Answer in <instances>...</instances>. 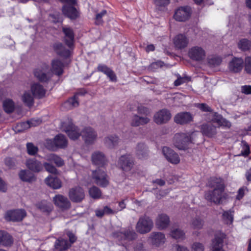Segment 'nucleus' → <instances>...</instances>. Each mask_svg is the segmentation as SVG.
Returning a JSON list of instances; mask_svg holds the SVG:
<instances>
[{
  "label": "nucleus",
  "mask_w": 251,
  "mask_h": 251,
  "mask_svg": "<svg viewBox=\"0 0 251 251\" xmlns=\"http://www.w3.org/2000/svg\"><path fill=\"white\" fill-rule=\"evenodd\" d=\"M210 187L213 188V191L205 192L204 197L206 200L215 204H220L223 199L226 198V193L224 192L225 186L221 180L217 178L211 179L209 184Z\"/></svg>",
  "instance_id": "1"
},
{
  "label": "nucleus",
  "mask_w": 251,
  "mask_h": 251,
  "mask_svg": "<svg viewBox=\"0 0 251 251\" xmlns=\"http://www.w3.org/2000/svg\"><path fill=\"white\" fill-rule=\"evenodd\" d=\"M191 142V136L188 133H176L173 139L174 145L180 150L187 149Z\"/></svg>",
  "instance_id": "2"
},
{
  "label": "nucleus",
  "mask_w": 251,
  "mask_h": 251,
  "mask_svg": "<svg viewBox=\"0 0 251 251\" xmlns=\"http://www.w3.org/2000/svg\"><path fill=\"white\" fill-rule=\"evenodd\" d=\"M153 227V222L149 217H141L136 226V229L140 234H146L150 232Z\"/></svg>",
  "instance_id": "3"
},
{
  "label": "nucleus",
  "mask_w": 251,
  "mask_h": 251,
  "mask_svg": "<svg viewBox=\"0 0 251 251\" xmlns=\"http://www.w3.org/2000/svg\"><path fill=\"white\" fill-rule=\"evenodd\" d=\"M61 129L65 131L72 140H76L81 135V132H79L77 127L73 125L70 119H68L62 123Z\"/></svg>",
  "instance_id": "4"
},
{
  "label": "nucleus",
  "mask_w": 251,
  "mask_h": 251,
  "mask_svg": "<svg viewBox=\"0 0 251 251\" xmlns=\"http://www.w3.org/2000/svg\"><path fill=\"white\" fill-rule=\"evenodd\" d=\"M34 74V76L42 82L49 81L53 76L49 70V66L46 64H43L41 67L35 69Z\"/></svg>",
  "instance_id": "5"
},
{
  "label": "nucleus",
  "mask_w": 251,
  "mask_h": 251,
  "mask_svg": "<svg viewBox=\"0 0 251 251\" xmlns=\"http://www.w3.org/2000/svg\"><path fill=\"white\" fill-rule=\"evenodd\" d=\"M92 176L95 183L102 187H105L109 184L108 177L106 173L98 169L92 172Z\"/></svg>",
  "instance_id": "6"
},
{
  "label": "nucleus",
  "mask_w": 251,
  "mask_h": 251,
  "mask_svg": "<svg viewBox=\"0 0 251 251\" xmlns=\"http://www.w3.org/2000/svg\"><path fill=\"white\" fill-rule=\"evenodd\" d=\"M67 3L62 7L63 13L71 19H75L78 16V12L73 6L76 0H60Z\"/></svg>",
  "instance_id": "7"
},
{
  "label": "nucleus",
  "mask_w": 251,
  "mask_h": 251,
  "mask_svg": "<svg viewBox=\"0 0 251 251\" xmlns=\"http://www.w3.org/2000/svg\"><path fill=\"white\" fill-rule=\"evenodd\" d=\"M113 236L121 241H125L135 239L137 237V234L131 228L128 227L126 229H122L119 232H113Z\"/></svg>",
  "instance_id": "8"
},
{
  "label": "nucleus",
  "mask_w": 251,
  "mask_h": 251,
  "mask_svg": "<svg viewBox=\"0 0 251 251\" xmlns=\"http://www.w3.org/2000/svg\"><path fill=\"white\" fill-rule=\"evenodd\" d=\"M67 145V140L65 136L62 134L56 135L53 140L48 139L46 142V146L47 148L53 150L54 147L64 148Z\"/></svg>",
  "instance_id": "9"
},
{
  "label": "nucleus",
  "mask_w": 251,
  "mask_h": 251,
  "mask_svg": "<svg viewBox=\"0 0 251 251\" xmlns=\"http://www.w3.org/2000/svg\"><path fill=\"white\" fill-rule=\"evenodd\" d=\"M67 235L69 238V243L67 240L63 239H59L57 240L55 243V248L59 251H63L71 247V244H73L75 242L76 237L74 233L68 231L67 233Z\"/></svg>",
  "instance_id": "10"
},
{
  "label": "nucleus",
  "mask_w": 251,
  "mask_h": 251,
  "mask_svg": "<svg viewBox=\"0 0 251 251\" xmlns=\"http://www.w3.org/2000/svg\"><path fill=\"white\" fill-rule=\"evenodd\" d=\"M225 238V234L224 233L217 232L216 233L210 245V251H224L223 246Z\"/></svg>",
  "instance_id": "11"
},
{
  "label": "nucleus",
  "mask_w": 251,
  "mask_h": 251,
  "mask_svg": "<svg viewBox=\"0 0 251 251\" xmlns=\"http://www.w3.org/2000/svg\"><path fill=\"white\" fill-rule=\"evenodd\" d=\"M192 10L188 6H181L178 8L174 15V19L178 22H185L191 16Z\"/></svg>",
  "instance_id": "12"
},
{
  "label": "nucleus",
  "mask_w": 251,
  "mask_h": 251,
  "mask_svg": "<svg viewBox=\"0 0 251 251\" xmlns=\"http://www.w3.org/2000/svg\"><path fill=\"white\" fill-rule=\"evenodd\" d=\"M170 112L163 109L156 112L153 116V121L157 125H162L167 123L171 118Z\"/></svg>",
  "instance_id": "13"
},
{
  "label": "nucleus",
  "mask_w": 251,
  "mask_h": 251,
  "mask_svg": "<svg viewBox=\"0 0 251 251\" xmlns=\"http://www.w3.org/2000/svg\"><path fill=\"white\" fill-rule=\"evenodd\" d=\"M244 67V59L241 57H234L229 61L228 69L232 73H240Z\"/></svg>",
  "instance_id": "14"
},
{
  "label": "nucleus",
  "mask_w": 251,
  "mask_h": 251,
  "mask_svg": "<svg viewBox=\"0 0 251 251\" xmlns=\"http://www.w3.org/2000/svg\"><path fill=\"white\" fill-rule=\"evenodd\" d=\"M69 197L73 202H80L85 198L84 191L79 186L73 187L69 190Z\"/></svg>",
  "instance_id": "15"
},
{
  "label": "nucleus",
  "mask_w": 251,
  "mask_h": 251,
  "mask_svg": "<svg viewBox=\"0 0 251 251\" xmlns=\"http://www.w3.org/2000/svg\"><path fill=\"white\" fill-rule=\"evenodd\" d=\"M26 216V212L23 209H17L7 211L5 215V218L9 221H20Z\"/></svg>",
  "instance_id": "16"
},
{
  "label": "nucleus",
  "mask_w": 251,
  "mask_h": 251,
  "mask_svg": "<svg viewBox=\"0 0 251 251\" xmlns=\"http://www.w3.org/2000/svg\"><path fill=\"white\" fill-rule=\"evenodd\" d=\"M81 136L85 143L87 144H93L97 138L96 132L90 127L84 128L81 132Z\"/></svg>",
  "instance_id": "17"
},
{
  "label": "nucleus",
  "mask_w": 251,
  "mask_h": 251,
  "mask_svg": "<svg viewBox=\"0 0 251 251\" xmlns=\"http://www.w3.org/2000/svg\"><path fill=\"white\" fill-rule=\"evenodd\" d=\"M134 164L132 156L129 154L122 155L119 159L118 165L124 171H130Z\"/></svg>",
  "instance_id": "18"
},
{
  "label": "nucleus",
  "mask_w": 251,
  "mask_h": 251,
  "mask_svg": "<svg viewBox=\"0 0 251 251\" xmlns=\"http://www.w3.org/2000/svg\"><path fill=\"white\" fill-rule=\"evenodd\" d=\"M162 153L168 162L172 164H177L180 162V158L177 153L171 148L164 147Z\"/></svg>",
  "instance_id": "19"
},
{
  "label": "nucleus",
  "mask_w": 251,
  "mask_h": 251,
  "mask_svg": "<svg viewBox=\"0 0 251 251\" xmlns=\"http://www.w3.org/2000/svg\"><path fill=\"white\" fill-rule=\"evenodd\" d=\"M188 56L192 60L201 61L205 57V51L201 47L195 46L189 50Z\"/></svg>",
  "instance_id": "20"
},
{
  "label": "nucleus",
  "mask_w": 251,
  "mask_h": 251,
  "mask_svg": "<svg viewBox=\"0 0 251 251\" xmlns=\"http://www.w3.org/2000/svg\"><path fill=\"white\" fill-rule=\"evenodd\" d=\"M148 240L149 242L155 247H159L166 241L165 235L160 232H153L150 234Z\"/></svg>",
  "instance_id": "21"
},
{
  "label": "nucleus",
  "mask_w": 251,
  "mask_h": 251,
  "mask_svg": "<svg viewBox=\"0 0 251 251\" xmlns=\"http://www.w3.org/2000/svg\"><path fill=\"white\" fill-rule=\"evenodd\" d=\"M173 42L176 48L181 50L188 46L189 40L185 35L179 34L174 37Z\"/></svg>",
  "instance_id": "22"
},
{
  "label": "nucleus",
  "mask_w": 251,
  "mask_h": 251,
  "mask_svg": "<svg viewBox=\"0 0 251 251\" xmlns=\"http://www.w3.org/2000/svg\"><path fill=\"white\" fill-rule=\"evenodd\" d=\"M193 119V116L190 113L183 112L177 114L174 117V121L177 124L184 125L192 122Z\"/></svg>",
  "instance_id": "23"
},
{
  "label": "nucleus",
  "mask_w": 251,
  "mask_h": 251,
  "mask_svg": "<svg viewBox=\"0 0 251 251\" xmlns=\"http://www.w3.org/2000/svg\"><path fill=\"white\" fill-rule=\"evenodd\" d=\"M92 163L99 167H103L107 162L104 154L99 151L94 152L91 156Z\"/></svg>",
  "instance_id": "24"
},
{
  "label": "nucleus",
  "mask_w": 251,
  "mask_h": 251,
  "mask_svg": "<svg viewBox=\"0 0 251 251\" xmlns=\"http://www.w3.org/2000/svg\"><path fill=\"white\" fill-rule=\"evenodd\" d=\"M170 224L169 216L164 213L159 214L155 220V225L159 229H164L167 227Z\"/></svg>",
  "instance_id": "25"
},
{
  "label": "nucleus",
  "mask_w": 251,
  "mask_h": 251,
  "mask_svg": "<svg viewBox=\"0 0 251 251\" xmlns=\"http://www.w3.org/2000/svg\"><path fill=\"white\" fill-rule=\"evenodd\" d=\"M25 165L30 171L36 173L41 171L43 169L42 163L35 158L27 159Z\"/></svg>",
  "instance_id": "26"
},
{
  "label": "nucleus",
  "mask_w": 251,
  "mask_h": 251,
  "mask_svg": "<svg viewBox=\"0 0 251 251\" xmlns=\"http://www.w3.org/2000/svg\"><path fill=\"white\" fill-rule=\"evenodd\" d=\"M31 91L33 95L38 98H42L45 96L46 90L39 83H34L31 85Z\"/></svg>",
  "instance_id": "27"
},
{
  "label": "nucleus",
  "mask_w": 251,
  "mask_h": 251,
  "mask_svg": "<svg viewBox=\"0 0 251 251\" xmlns=\"http://www.w3.org/2000/svg\"><path fill=\"white\" fill-rule=\"evenodd\" d=\"M53 201L56 205L64 209L69 208L71 205L68 199L61 195H56L53 198Z\"/></svg>",
  "instance_id": "28"
},
{
  "label": "nucleus",
  "mask_w": 251,
  "mask_h": 251,
  "mask_svg": "<svg viewBox=\"0 0 251 251\" xmlns=\"http://www.w3.org/2000/svg\"><path fill=\"white\" fill-rule=\"evenodd\" d=\"M63 64L61 61L57 59H53L51 61V68L50 71L52 75L55 74L59 76L63 74Z\"/></svg>",
  "instance_id": "29"
},
{
  "label": "nucleus",
  "mask_w": 251,
  "mask_h": 251,
  "mask_svg": "<svg viewBox=\"0 0 251 251\" xmlns=\"http://www.w3.org/2000/svg\"><path fill=\"white\" fill-rule=\"evenodd\" d=\"M63 31L65 35V40L66 45L71 48L74 45V34L72 28L69 27H63Z\"/></svg>",
  "instance_id": "30"
},
{
  "label": "nucleus",
  "mask_w": 251,
  "mask_h": 251,
  "mask_svg": "<svg viewBox=\"0 0 251 251\" xmlns=\"http://www.w3.org/2000/svg\"><path fill=\"white\" fill-rule=\"evenodd\" d=\"M136 155L139 159H145L148 156V151L144 143L138 144L135 150Z\"/></svg>",
  "instance_id": "31"
},
{
  "label": "nucleus",
  "mask_w": 251,
  "mask_h": 251,
  "mask_svg": "<svg viewBox=\"0 0 251 251\" xmlns=\"http://www.w3.org/2000/svg\"><path fill=\"white\" fill-rule=\"evenodd\" d=\"M53 49L58 55L63 57L67 58L70 55V51L66 49L61 43H55L53 45Z\"/></svg>",
  "instance_id": "32"
},
{
  "label": "nucleus",
  "mask_w": 251,
  "mask_h": 251,
  "mask_svg": "<svg viewBox=\"0 0 251 251\" xmlns=\"http://www.w3.org/2000/svg\"><path fill=\"white\" fill-rule=\"evenodd\" d=\"M119 138L116 135H111L107 136L104 139L105 146L109 149H113L118 145Z\"/></svg>",
  "instance_id": "33"
},
{
  "label": "nucleus",
  "mask_w": 251,
  "mask_h": 251,
  "mask_svg": "<svg viewBox=\"0 0 251 251\" xmlns=\"http://www.w3.org/2000/svg\"><path fill=\"white\" fill-rule=\"evenodd\" d=\"M13 239L11 235L7 232L0 230V244L3 246H11Z\"/></svg>",
  "instance_id": "34"
},
{
  "label": "nucleus",
  "mask_w": 251,
  "mask_h": 251,
  "mask_svg": "<svg viewBox=\"0 0 251 251\" xmlns=\"http://www.w3.org/2000/svg\"><path fill=\"white\" fill-rule=\"evenodd\" d=\"M45 181L47 185L53 189H59L61 187V182L56 177L50 176L45 179Z\"/></svg>",
  "instance_id": "35"
},
{
  "label": "nucleus",
  "mask_w": 251,
  "mask_h": 251,
  "mask_svg": "<svg viewBox=\"0 0 251 251\" xmlns=\"http://www.w3.org/2000/svg\"><path fill=\"white\" fill-rule=\"evenodd\" d=\"M19 176L23 181L31 182L36 180L34 175L27 170H21L19 173Z\"/></svg>",
  "instance_id": "36"
},
{
  "label": "nucleus",
  "mask_w": 251,
  "mask_h": 251,
  "mask_svg": "<svg viewBox=\"0 0 251 251\" xmlns=\"http://www.w3.org/2000/svg\"><path fill=\"white\" fill-rule=\"evenodd\" d=\"M45 159L50 162H53L57 167H61L64 164V160L59 156L51 153L46 156Z\"/></svg>",
  "instance_id": "37"
},
{
  "label": "nucleus",
  "mask_w": 251,
  "mask_h": 251,
  "mask_svg": "<svg viewBox=\"0 0 251 251\" xmlns=\"http://www.w3.org/2000/svg\"><path fill=\"white\" fill-rule=\"evenodd\" d=\"M201 130L203 134L208 137H212L216 133V127L211 125L205 124L202 125Z\"/></svg>",
  "instance_id": "38"
},
{
  "label": "nucleus",
  "mask_w": 251,
  "mask_h": 251,
  "mask_svg": "<svg viewBox=\"0 0 251 251\" xmlns=\"http://www.w3.org/2000/svg\"><path fill=\"white\" fill-rule=\"evenodd\" d=\"M34 97L30 91H26L23 94L22 100L26 105L31 106L33 104Z\"/></svg>",
  "instance_id": "39"
},
{
  "label": "nucleus",
  "mask_w": 251,
  "mask_h": 251,
  "mask_svg": "<svg viewBox=\"0 0 251 251\" xmlns=\"http://www.w3.org/2000/svg\"><path fill=\"white\" fill-rule=\"evenodd\" d=\"M77 95H75L73 97L69 99L64 104V106L68 109H72L78 106Z\"/></svg>",
  "instance_id": "40"
},
{
  "label": "nucleus",
  "mask_w": 251,
  "mask_h": 251,
  "mask_svg": "<svg viewBox=\"0 0 251 251\" xmlns=\"http://www.w3.org/2000/svg\"><path fill=\"white\" fill-rule=\"evenodd\" d=\"M204 221L199 217L193 218L190 222L191 226L193 229H200L202 228Z\"/></svg>",
  "instance_id": "41"
},
{
  "label": "nucleus",
  "mask_w": 251,
  "mask_h": 251,
  "mask_svg": "<svg viewBox=\"0 0 251 251\" xmlns=\"http://www.w3.org/2000/svg\"><path fill=\"white\" fill-rule=\"evenodd\" d=\"M37 207L42 212H49L52 209V204L45 201H42L36 204Z\"/></svg>",
  "instance_id": "42"
},
{
  "label": "nucleus",
  "mask_w": 251,
  "mask_h": 251,
  "mask_svg": "<svg viewBox=\"0 0 251 251\" xmlns=\"http://www.w3.org/2000/svg\"><path fill=\"white\" fill-rule=\"evenodd\" d=\"M3 107L6 113H11L14 109L15 104L11 99H6L3 102Z\"/></svg>",
  "instance_id": "43"
},
{
  "label": "nucleus",
  "mask_w": 251,
  "mask_h": 251,
  "mask_svg": "<svg viewBox=\"0 0 251 251\" xmlns=\"http://www.w3.org/2000/svg\"><path fill=\"white\" fill-rule=\"evenodd\" d=\"M233 211H225L223 213V219L226 224H232L233 220Z\"/></svg>",
  "instance_id": "44"
},
{
  "label": "nucleus",
  "mask_w": 251,
  "mask_h": 251,
  "mask_svg": "<svg viewBox=\"0 0 251 251\" xmlns=\"http://www.w3.org/2000/svg\"><path fill=\"white\" fill-rule=\"evenodd\" d=\"M238 47L243 51L248 50L250 49L251 42L248 39H242L238 43Z\"/></svg>",
  "instance_id": "45"
},
{
  "label": "nucleus",
  "mask_w": 251,
  "mask_h": 251,
  "mask_svg": "<svg viewBox=\"0 0 251 251\" xmlns=\"http://www.w3.org/2000/svg\"><path fill=\"white\" fill-rule=\"evenodd\" d=\"M89 195L93 199H98L101 197V192L96 186L91 187L89 191Z\"/></svg>",
  "instance_id": "46"
},
{
  "label": "nucleus",
  "mask_w": 251,
  "mask_h": 251,
  "mask_svg": "<svg viewBox=\"0 0 251 251\" xmlns=\"http://www.w3.org/2000/svg\"><path fill=\"white\" fill-rule=\"evenodd\" d=\"M171 236L175 239H180L184 237V233L179 228H174L171 232Z\"/></svg>",
  "instance_id": "47"
},
{
  "label": "nucleus",
  "mask_w": 251,
  "mask_h": 251,
  "mask_svg": "<svg viewBox=\"0 0 251 251\" xmlns=\"http://www.w3.org/2000/svg\"><path fill=\"white\" fill-rule=\"evenodd\" d=\"M245 71L248 74H251V56H248L244 60Z\"/></svg>",
  "instance_id": "48"
},
{
  "label": "nucleus",
  "mask_w": 251,
  "mask_h": 251,
  "mask_svg": "<svg viewBox=\"0 0 251 251\" xmlns=\"http://www.w3.org/2000/svg\"><path fill=\"white\" fill-rule=\"evenodd\" d=\"M153 3L157 8L162 10L170 3V0H153Z\"/></svg>",
  "instance_id": "49"
},
{
  "label": "nucleus",
  "mask_w": 251,
  "mask_h": 251,
  "mask_svg": "<svg viewBox=\"0 0 251 251\" xmlns=\"http://www.w3.org/2000/svg\"><path fill=\"white\" fill-rule=\"evenodd\" d=\"M26 148H27V153L29 155H35L38 151V149L37 147L35 146L32 143H27L26 144Z\"/></svg>",
  "instance_id": "50"
},
{
  "label": "nucleus",
  "mask_w": 251,
  "mask_h": 251,
  "mask_svg": "<svg viewBox=\"0 0 251 251\" xmlns=\"http://www.w3.org/2000/svg\"><path fill=\"white\" fill-rule=\"evenodd\" d=\"M31 127L29 122H23L19 123L17 125L16 131L22 132L25 130H26Z\"/></svg>",
  "instance_id": "51"
},
{
  "label": "nucleus",
  "mask_w": 251,
  "mask_h": 251,
  "mask_svg": "<svg viewBox=\"0 0 251 251\" xmlns=\"http://www.w3.org/2000/svg\"><path fill=\"white\" fill-rule=\"evenodd\" d=\"M241 146L242 147V150L241 151L240 155L246 156L248 155L250 153V148L249 145L245 141H242Z\"/></svg>",
  "instance_id": "52"
},
{
  "label": "nucleus",
  "mask_w": 251,
  "mask_h": 251,
  "mask_svg": "<svg viewBox=\"0 0 251 251\" xmlns=\"http://www.w3.org/2000/svg\"><path fill=\"white\" fill-rule=\"evenodd\" d=\"M222 62V59L220 57H212L209 59L208 64L211 67H214L219 66Z\"/></svg>",
  "instance_id": "53"
},
{
  "label": "nucleus",
  "mask_w": 251,
  "mask_h": 251,
  "mask_svg": "<svg viewBox=\"0 0 251 251\" xmlns=\"http://www.w3.org/2000/svg\"><path fill=\"white\" fill-rule=\"evenodd\" d=\"M204 245L200 242H194L191 246V251H204Z\"/></svg>",
  "instance_id": "54"
},
{
  "label": "nucleus",
  "mask_w": 251,
  "mask_h": 251,
  "mask_svg": "<svg viewBox=\"0 0 251 251\" xmlns=\"http://www.w3.org/2000/svg\"><path fill=\"white\" fill-rule=\"evenodd\" d=\"M44 166L47 172L53 174H57V169L51 164L48 162H45L44 163Z\"/></svg>",
  "instance_id": "55"
},
{
  "label": "nucleus",
  "mask_w": 251,
  "mask_h": 251,
  "mask_svg": "<svg viewBox=\"0 0 251 251\" xmlns=\"http://www.w3.org/2000/svg\"><path fill=\"white\" fill-rule=\"evenodd\" d=\"M111 70L110 68L104 64H100L98 66V71L102 72L106 75H107Z\"/></svg>",
  "instance_id": "56"
},
{
  "label": "nucleus",
  "mask_w": 251,
  "mask_h": 251,
  "mask_svg": "<svg viewBox=\"0 0 251 251\" xmlns=\"http://www.w3.org/2000/svg\"><path fill=\"white\" fill-rule=\"evenodd\" d=\"M111 70L110 68L104 64H100L98 66V71L102 72L106 75H107Z\"/></svg>",
  "instance_id": "57"
},
{
  "label": "nucleus",
  "mask_w": 251,
  "mask_h": 251,
  "mask_svg": "<svg viewBox=\"0 0 251 251\" xmlns=\"http://www.w3.org/2000/svg\"><path fill=\"white\" fill-rule=\"evenodd\" d=\"M111 70L110 68L104 64H100L98 66V71L102 72L106 75H107Z\"/></svg>",
  "instance_id": "58"
},
{
  "label": "nucleus",
  "mask_w": 251,
  "mask_h": 251,
  "mask_svg": "<svg viewBox=\"0 0 251 251\" xmlns=\"http://www.w3.org/2000/svg\"><path fill=\"white\" fill-rule=\"evenodd\" d=\"M5 165L9 168H13L16 165L15 160L11 157H6L4 160Z\"/></svg>",
  "instance_id": "59"
},
{
  "label": "nucleus",
  "mask_w": 251,
  "mask_h": 251,
  "mask_svg": "<svg viewBox=\"0 0 251 251\" xmlns=\"http://www.w3.org/2000/svg\"><path fill=\"white\" fill-rule=\"evenodd\" d=\"M103 210L105 215H113L116 214L119 210L117 209H112L108 206H105L103 207Z\"/></svg>",
  "instance_id": "60"
},
{
  "label": "nucleus",
  "mask_w": 251,
  "mask_h": 251,
  "mask_svg": "<svg viewBox=\"0 0 251 251\" xmlns=\"http://www.w3.org/2000/svg\"><path fill=\"white\" fill-rule=\"evenodd\" d=\"M223 118L222 115L215 113L213 115L212 121L213 123H216L219 126L220 123H221Z\"/></svg>",
  "instance_id": "61"
},
{
  "label": "nucleus",
  "mask_w": 251,
  "mask_h": 251,
  "mask_svg": "<svg viewBox=\"0 0 251 251\" xmlns=\"http://www.w3.org/2000/svg\"><path fill=\"white\" fill-rule=\"evenodd\" d=\"M188 81L187 77H178L177 79L174 82V84L176 86L180 85L181 84L186 82Z\"/></svg>",
  "instance_id": "62"
},
{
  "label": "nucleus",
  "mask_w": 251,
  "mask_h": 251,
  "mask_svg": "<svg viewBox=\"0 0 251 251\" xmlns=\"http://www.w3.org/2000/svg\"><path fill=\"white\" fill-rule=\"evenodd\" d=\"M131 125L134 126H140V116L134 115L131 120Z\"/></svg>",
  "instance_id": "63"
},
{
  "label": "nucleus",
  "mask_w": 251,
  "mask_h": 251,
  "mask_svg": "<svg viewBox=\"0 0 251 251\" xmlns=\"http://www.w3.org/2000/svg\"><path fill=\"white\" fill-rule=\"evenodd\" d=\"M241 91L242 93L246 95L251 94V85H244L242 86L241 88Z\"/></svg>",
  "instance_id": "64"
}]
</instances>
